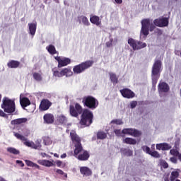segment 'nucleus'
Instances as JSON below:
<instances>
[{
    "mask_svg": "<svg viewBox=\"0 0 181 181\" xmlns=\"http://www.w3.org/2000/svg\"><path fill=\"white\" fill-rule=\"evenodd\" d=\"M71 139L75 145V149L74 151V156L78 159V160H88L90 158V153L87 151L83 150L81 146V140L80 137L76 134V131L72 130L70 132Z\"/></svg>",
    "mask_w": 181,
    "mask_h": 181,
    "instance_id": "nucleus-1",
    "label": "nucleus"
},
{
    "mask_svg": "<svg viewBox=\"0 0 181 181\" xmlns=\"http://www.w3.org/2000/svg\"><path fill=\"white\" fill-rule=\"evenodd\" d=\"M160 71H162V57L156 58L152 68V81L154 88L156 86V83H158L160 76Z\"/></svg>",
    "mask_w": 181,
    "mask_h": 181,
    "instance_id": "nucleus-2",
    "label": "nucleus"
},
{
    "mask_svg": "<svg viewBox=\"0 0 181 181\" xmlns=\"http://www.w3.org/2000/svg\"><path fill=\"white\" fill-rule=\"evenodd\" d=\"M1 108L4 110V112H7L8 114H12V112H15V110H16L15 99L4 98L1 104Z\"/></svg>",
    "mask_w": 181,
    "mask_h": 181,
    "instance_id": "nucleus-3",
    "label": "nucleus"
},
{
    "mask_svg": "<svg viewBox=\"0 0 181 181\" xmlns=\"http://www.w3.org/2000/svg\"><path fill=\"white\" fill-rule=\"evenodd\" d=\"M150 32L155 30V26L152 25V22L149 19H144L141 21V29L140 31V38L142 39V36H148Z\"/></svg>",
    "mask_w": 181,
    "mask_h": 181,
    "instance_id": "nucleus-4",
    "label": "nucleus"
},
{
    "mask_svg": "<svg viewBox=\"0 0 181 181\" xmlns=\"http://www.w3.org/2000/svg\"><path fill=\"white\" fill-rule=\"evenodd\" d=\"M93 118H94L93 112L87 109L84 110L80 121L81 125H83V127H90V124H93Z\"/></svg>",
    "mask_w": 181,
    "mask_h": 181,
    "instance_id": "nucleus-5",
    "label": "nucleus"
},
{
    "mask_svg": "<svg viewBox=\"0 0 181 181\" xmlns=\"http://www.w3.org/2000/svg\"><path fill=\"white\" fill-rule=\"evenodd\" d=\"M94 64L93 61H86L85 62H83L78 65H76L74 66L73 71L74 74H81V73H83V71H86L87 69H90L91 66Z\"/></svg>",
    "mask_w": 181,
    "mask_h": 181,
    "instance_id": "nucleus-6",
    "label": "nucleus"
},
{
    "mask_svg": "<svg viewBox=\"0 0 181 181\" xmlns=\"http://www.w3.org/2000/svg\"><path fill=\"white\" fill-rule=\"evenodd\" d=\"M52 73L54 77H57L58 78L62 77H71L73 76V72L70 68H64L59 71L57 68H53Z\"/></svg>",
    "mask_w": 181,
    "mask_h": 181,
    "instance_id": "nucleus-7",
    "label": "nucleus"
},
{
    "mask_svg": "<svg viewBox=\"0 0 181 181\" xmlns=\"http://www.w3.org/2000/svg\"><path fill=\"white\" fill-rule=\"evenodd\" d=\"M83 103L86 107L90 110H95L98 107V100L93 96H87L83 98Z\"/></svg>",
    "mask_w": 181,
    "mask_h": 181,
    "instance_id": "nucleus-8",
    "label": "nucleus"
},
{
    "mask_svg": "<svg viewBox=\"0 0 181 181\" xmlns=\"http://www.w3.org/2000/svg\"><path fill=\"white\" fill-rule=\"evenodd\" d=\"M128 45H129L130 47H132L133 50H141V49L146 47V43L133 38L128 39Z\"/></svg>",
    "mask_w": 181,
    "mask_h": 181,
    "instance_id": "nucleus-9",
    "label": "nucleus"
},
{
    "mask_svg": "<svg viewBox=\"0 0 181 181\" xmlns=\"http://www.w3.org/2000/svg\"><path fill=\"white\" fill-rule=\"evenodd\" d=\"M55 60L58 62V68L65 67V66H69L70 63H71V59L70 58L64 57H55Z\"/></svg>",
    "mask_w": 181,
    "mask_h": 181,
    "instance_id": "nucleus-10",
    "label": "nucleus"
},
{
    "mask_svg": "<svg viewBox=\"0 0 181 181\" xmlns=\"http://www.w3.org/2000/svg\"><path fill=\"white\" fill-rule=\"evenodd\" d=\"M81 112H83V107L80 104L76 103L75 107L73 105H70V114L72 117H78Z\"/></svg>",
    "mask_w": 181,
    "mask_h": 181,
    "instance_id": "nucleus-11",
    "label": "nucleus"
},
{
    "mask_svg": "<svg viewBox=\"0 0 181 181\" xmlns=\"http://www.w3.org/2000/svg\"><path fill=\"white\" fill-rule=\"evenodd\" d=\"M158 93L160 94V97H162L168 93L170 88H169V85L165 82L160 81L158 86Z\"/></svg>",
    "mask_w": 181,
    "mask_h": 181,
    "instance_id": "nucleus-12",
    "label": "nucleus"
},
{
    "mask_svg": "<svg viewBox=\"0 0 181 181\" xmlns=\"http://www.w3.org/2000/svg\"><path fill=\"white\" fill-rule=\"evenodd\" d=\"M122 134H124V135H131V136L135 137L141 136V132L132 128L124 129L122 130Z\"/></svg>",
    "mask_w": 181,
    "mask_h": 181,
    "instance_id": "nucleus-13",
    "label": "nucleus"
},
{
    "mask_svg": "<svg viewBox=\"0 0 181 181\" xmlns=\"http://www.w3.org/2000/svg\"><path fill=\"white\" fill-rule=\"evenodd\" d=\"M153 23L156 25V26L164 28L165 26H168L169 25V20L167 18L162 17L154 20Z\"/></svg>",
    "mask_w": 181,
    "mask_h": 181,
    "instance_id": "nucleus-14",
    "label": "nucleus"
},
{
    "mask_svg": "<svg viewBox=\"0 0 181 181\" xmlns=\"http://www.w3.org/2000/svg\"><path fill=\"white\" fill-rule=\"evenodd\" d=\"M14 136H16V138H17V139H20V141H24L23 144L25 145V146H28V148L32 147L33 141L28 140V139H26L25 136L19 133H14Z\"/></svg>",
    "mask_w": 181,
    "mask_h": 181,
    "instance_id": "nucleus-15",
    "label": "nucleus"
},
{
    "mask_svg": "<svg viewBox=\"0 0 181 181\" xmlns=\"http://www.w3.org/2000/svg\"><path fill=\"white\" fill-rule=\"evenodd\" d=\"M120 93L124 98H134L135 97V93L128 88L120 90Z\"/></svg>",
    "mask_w": 181,
    "mask_h": 181,
    "instance_id": "nucleus-16",
    "label": "nucleus"
},
{
    "mask_svg": "<svg viewBox=\"0 0 181 181\" xmlns=\"http://www.w3.org/2000/svg\"><path fill=\"white\" fill-rule=\"evenodd\" d=\"M81 175L83 176V177H88V176H91L93 175V171L88 167L83 166L80 167Z\"/></svg>",
    "mask_w": 181,
    "mask_h": 181,
    "instance_id": "nucleus-17",
    "label": "nucleus"
},
{
    "mask_svg": "<svg viewBox=\"0 0 181 181\" xmlns=\"http://www.w3.org/2000/svg\"><path fill=\"white\" fill-rule=\"evenodd\" d=\"M37 163L45 168H52V166H54V160H37Z\"/></svg>",
    "mask_w": 181,
    "mask_h": 181,
    "instance_id": "nucleus-18",
    "label": "nucleus"
},
{
    "mask_svg": "<svg viewBox=\"0 0 181 181\" xmlns=\"http://www.w3.org/2000/svg\"><path fill=\"white\" fill-rule=\"evenodd\" d=\"M50 105H52L50 101L48 100H42L40 105V110H41V111H46L50 108Z\"/></svg>",
    "mask_w": 181,
    "mask_h": 181,
    "instance_id": "nucleus-19",
    "label": "nucleus"
},
{
    "mask_svg": "<svg viewBox=\"0 0 181 181\" xmlns=\"http://www.w3.org/2000/svg\"><path fill=\"white\" fill-rule=\"evenodd\" d=\"M172 148V146L167 143H160L156 144V149L158 151H169V149Z\"/></svg>",
    "mask_w": 181,
    "mask_h": 181,
    "instance_id": "nucleus-20",
    "label": "nucleus"
},
{
    "mask_svg": "<svg viewBox=\"0 0 181 181\" xmlns=\"http://www.w3.org/2000/svg\"><path fill=\"white\" fill-rule=\"evenodd\" d=\"M37 26V23H30L28 25V32L30 35H31L32 37H33L36 33Z\"/></svg>",
    "mask_w": 181,
    "mask_h": 181,
    "instance_id": "nucleus-21",
    "label": "nucleus"
},
{
    "mask_svg": "<svg viewBox=\"0 0 181 181\" xmlns=\"http://www.w3.org/2000/svg\"><path fill=\"white\" fill-rule=\"evenodd\" d=\"M20 104L23 108L30 105V100L28 98H22V95H20Z\"/></svg>",
    "mask_w": 181,
    "mask_h": 181,
    "instance_id": "nucleus-22",
    "label": "nucleus"
},
{
    "mask_svg": "<svg viewBox=\"0 0 181 181\" xmlns=\"http://www.w3.org/2000/svg\"><path fill=\"white\" fill-rule=\"evenodd\" d=\"M90 21L96 26H101V19L97 16H90Z\"/></svg>",
    "mask_w": 181,
    "mask_h": 181,
    "instance_id": "nucleus-23",
    "label": "nucleus"
},
{
    "mask_svg": "<svg viewBox=\"0 0 181 181\" xmlns=\"http://www.w3.org/2000/svg\"><path fill=\"white\" fill-rule=\"evenodd\" d=\"M78 21L79 23H83L84 26H90V21H88V18L84 16L78 17Z\"/></svg>",
    "mask_w": 181,
    "mask_h": 181,
    "instance_id": "nucleus-24",
    "label": "nucleus"
},
{
    "mask_svg": "<svg viewBox=\"0 0 181 181\" xmlns=\"http://www.w3.org/2000/svg\"><path fill=\"white\" fill-rule=\"evenodd\" d=\"M21 63L16 60H11L8 62L7 66L9 69H18Z\"/></svg>",
    "mask_w": 181,
    "mask_h": 181,
    "instance_id": "nucleus-25",
    "label": "nucleus"
},
{
    "mask_svg": "<svg viewBox=\"0 0 181 181\" xmlns=\"http://www.w3.org/2000/svg\"><path fill=\"white\" fill-rule=\"evenodd\" d=\"M44 121L46 124H52L54 121V117L52 114H47L44 115Z\"/></svg>",
    "mask_w": 181,
    "mask_h": 181,
    "instance_id": "nucleus-26",
    "label": "nucleus"
},
{
    "mask_svg": "<svg viewBox=\"0 0 181 181\" xmlns=\"http://www.w3.org/2000/svg\"><path fill=\"white\" fill-rule=\"evenodd\" d=\"M43 144L45 146H50V145H53V140L49 136H44L42 138Z\"/></svg>",
    "mask_w": 181,
    "mask_h": 181,
    "instance_id": "nucleus-27",
    "label": "nucleus"
},
{
    "mask_svg": "<svg viewBox=\"0 0 181 181\" xmlns=\"http://www.w3.org/2000/svg\"><path fill=\"white\" fill-rule=\"evenodd\" d=\"M25 165H27V166H29L30 168H35V169H40V166L29 160H25Z\"/></svg>",
    "mask_w": 181,
    "mask_h": 181,
    "instance_id": "nucleus-28",
    "label": "nucleus"
},
{
    "mask_svg": "<svg viewBox=\"0 0 181 181\" xmlns=\"http://www.w3.org/2000/svg\"><path fill=\"white\" fill-rule=\"evenodd\" d=\"M26 121H28V119H26V118L16 119L11 121V124L12 125H18L19 124H23V122H26Z\"/></svg>",
    "mask_w": 181,
    "mask_h": 181,
    "instance_id": "nucleus-29",
    "label": "nucleus"
},
{
    "mask_svg": "<svg viewBox=\"0 0 181 181\" xmlns=\"http://www.w3.org/2000/svg\"><path fill=\"white\" fill-rule=\"evenodd\" d=\"M120 152L124 156H132V151L129 148H121Z\"/></svg>",
    "mask_w": 181,
    "mask_h": 181,
    "instance_id": "nucleus-30",
    "label": "nucleus"
},
{
    "mask_svg": "<svg viewBox=\"0 0 181 181\" xmlns=\"http://www.w3.org/2000/svg\"><path fill=\"white\" fill-rule=\"evenodd\" d=\"M33 77L35 81H42V72H34L33 74Z\"/></svg>",
    "mask_w": 181,
    "mask_h": 181,
    "instance_id": "nucleus-31",
    "label": "nucleus"
},
{
    "mask_svg": "<svg viewBox=\"0 0 181 181\" xmlns=\"http://www.w3.org/2000/svg\"><path fill=\"white\" fill-rule=\"evenodd\" d=\"M124 144H128L129 145H136V140L135 139L127 137L124 140Z\"/></svg>",
    "mask_w": 181,
    "mask_h": 181,
    "instance_id": "nucleus-32",
    "label": "nucleus"
},
{
    "mask_svg": "<svg viewBox=\"0 0 181 181\" xmlns=\"http://www.w3.org/2000/svg\"><path fill=\"white\" fill-rule=\"evenodd\" d=\"M57 121L60 124H66L67 122V118L64 115H59L57 116Z\"/></svg>",
    "mask_w": 181,
    "mask_h": 181,
    "instance_id": "nucleus-33",
    "label": "nucleus"
},
{
    "mask_svg": "<svg viewBox=\"0 0 181 181\" xmlns=\"http://www.w3.org/2000/svg\"><path fill=\"white\" fill-rule=\"evenodd\" d=\"M109 75L112 83H113V84H117V83H118V77H117V75L114 73H110Z\"/></svg>",
    "mask_w": 181,
    "mask_h": 181,
    "instance_id": "nucleus-34",
    "label": "nucleus"
},
{
    "mask_svg": "<svg viewBox=\"0 0 181 181\" xmlns=\"http://www.w3.org/2000/svg\"><path fill=\"white\" fill-rule=\"evenodd\" d=\"M46 49L50 54H56V53H57V51H56V48L52 45L47 47Z\"/></svg>",
    "mask_w": 181,
    "mask_h": 181,
    "instance_id": "nucleus-35",
    "label": "nucleus"
},
{
    "mask_svg": "<svg viewBox=\"0 0 181 181\" xmlns=\"http://www.w3.org/2000/svg\"><path fill=\"white\" fill-rule=\"evenodd\" d=\"M177 177H179V171L175 170L171 173L170 181H174L175 180L177 179Z\"/></svg>",
    "mask_w": 181,
    "mask_h": 181,
    "instance_id": "nucleus-36",
    "label": "nucleus"
},
{
    "mask_svg": "<svg viewBox=\"0 0 181 181\" xmlns=\"http://www.w3.org/2000/svg\"><path fill=\"white\" fill-rule=\"evenodd\" d=\"M7 151L10 153H13V155H19L20 151L19 150L15 148H12V147H9L7 148Z\"/></svg>",
    "mask_w": 181,
    "mask_h": 181,
    "instance_id": "nucleus-37",
    "label": "nucleus"
},
{
    "mask_svg": "<svg viewBox=\"0 0 181 181\" xmlns=\"http://www.w3.org/2000/svg\"><path fill=\"white\" fill-rule=\"evenodd\" d=\"M98 139H105L107 138V134L104 132H99L97 134Z\"/></svg>",
    "mask_w": 181,
    "mask_h": 181,
    "instance_id": "nucleus-38",
    "label": "nucleus"
},
{
    "mask_svg": "<svg viewBox=\"0 0 181 181\" xmlns=\"http://www.w3.org/2000/svg\"><path fill=\"white\" fill-rule=\"evenodd\" d=\"M149 155H151V156H152L153 158H160V154H159V153L156 151L150 152Z\"/></svg>",
    "mask_w": 181,
    "mask_h": 181,
    "instance_id": "nucleus-39",
    "label": "nucleus"
},
{
    "mask_svg": "<svg viewBox=\"0 0 181 181\" xmlns=\"http://www.w3.org/2000/svg\"><path fill=\"white\" fill-rule=\"evenodd\" d=\"M110 40L106 42V46L107 47H112V42H114V39H112V37L110 35L109 37Z\"/></svg>",
    "mask_w": 181,
    "mask_h": 181,
    "instance_id": "nucleus-40",
    "label": "nucleus"
},
{
    "mask_svg": "<svg viewBox=\"0 0 181 181\" xmlns=\"http://www.w3.org/2000/svg\"><path fill=\"white\" fill-rule=\"evenodd\" d=\"M22 134H23V135H25V136H29V135H30V130H29L28 129H26V128H23L22 129Z\"/></svg>",
    "mask_w": 181,
    "mask_h": 181,
    "instance_id": "nucleus-41",
    "label": "nucleus"
},
{
    "mask_svg": "<svg viewBox=\"0 0 181 181\" xmlns=\"http://www.w3.org/2000/svg\"><path fill=\"white\" fill-rule=\"evenodd\" d=\"M170 155H173V156H177L180 153L179 151H177V149L173 148L170 151Z\"/></svg>",
    "mask_w": 181,
    "mask_h": 181,
    "instance_id": "nucleus-42",
    "label": "nucleus"
},
{
    "mask_svg": "<svg viewBox=\"0 0 181 181\" xmlns=\"http://www.w3.org/2000/svg\"><path fill=\"white\" fill-rule=\"evenodd\" d=\"M160 165L162 168H164V169H166L168 168L169 165L168 164V163H166V161L161 160L160 161Z\"/></svg>",
    "mask_w": 181,
    "mask_h": 181,
    "instance_id": "nucleus-43",
    "label": "nucleus"
},
{
    "mask_svg": "<svg viewBox=\"0 0 181 181\" xmlns=\"http://www.w3.org/2000/svg\"><path fill=\"white\" fill-rule=\"evenodd\" d=\"M111 123L116 124V125H122L124 124L122 119H114L111 122Z\"/></svg>",
    "mask_w": 181,
    "mask_h": 181,
    "instance_id": "nucleus-44",
    "label": "nucleus"
},
{
    "mask_svg": "<svg viewBox=\"0 0 181 181\" xmlns=\"http://www.w3.org/2000/svg\"><path fill=\"white\" fill-rule=\"evenodd\" d=\"M57 173H58V175H64V177H66V179H67V173H64L63 170H60V169H57L56 170Z\"/></svg>",
    "mask_w": 181,
    "mask_h": 181,
    "instance_id": "nucleus-45",
    "label": "nucleus"
},
{
    "mask_svg": "<svg viewBox=\"0 0 181 181\" xmlns=\"http://www.w3.org/2000/svg\"><path fill=\"white\" fill-rule=\"evenodd\" d=\"M115 134L117 136H124V133H122V131L121 132V129H115Z\"/></svg>",
    "mask_w": 181,
    "mask_h": 181,
    "instance_id": "nucleus-46",
    "label": "nucleus"
},
{
    "mask_svg": "<svg viewBox=\"0 0 181 181\" xmlns=\"http://www.w3.org/2000/svg\"><path fill=\"white\" fill-rule=\"evenodd\" d=\"M142 149H143V151H144V152H146V153H148V155H150L151 152L152 151H151V148H150L149 147L146 146H144L142 147Z\"/></svg>",
    "mask_w": 181,
    "mask_h": 181,
    "instance_id": "nucleus-47",
    "label": "nucleus"
},
{
    "mask_svg": "<svg viewBox=\"0 0 181 181\" xmlns=\"http://www.w3.org/2000/svg\"><path fill=\"white\" fill-rule=\"evenodd\" d=\"M35 145L37 149H40L42 148V140L37 139L35 141Z\"/></svg>",
    "mask_w": 181,
    "mask_h": 181,
    "instance_id": "nucleus-48",
    "label": "nucleus"
},
{
    "mask_svg": "<svg viewBox=\"0 0 181 181\" xmlns=\"http://www.w3.org/2000/svg\"><path fill=\"white\" fill-rule=\"evenodd\" d=\"M136 105H138V102H136V101H132L130 103L131 108H135V107H136Z\"/></svg>",
    "mask_w": 181,
    "mask_h": 181,
    "instance_id": "nucleus-49",
    "label": "nucleus"
},
{
    "mask_svg": "<svg viewBox=\"0 0 181 181\" xmlns=\"http://www.w3.org/2000/svg\"><path fill=\"white\" fill-rule=\"evenodd\" d=\"M0 117H3L4 118H6V117H8V115L6 114L4 111L1 110H0Z\"/></svg>",
    "mask_w": 181,
    "mask_h": 181,
    "instance_id": "nucleus-50",
    "label": "nucleus"
},
{
    "mask_svg": "<svg viewBox=\"0 0 181 181\" xmlns=\"http://www.w3.org/2000/svg\"><path fill=\"white\" fill-rule=\"evenodd\" d=\"M170 162L173 163H177V158L176 157H171L170 158Z\"/></svg>",
    "mask_w": 181,
    "mask_h": 181,
    "instance_id": "nucleus-51",
    "label": "nucleus"
},
{
    "mask_svg": "<svg viewBox=\"0 0 181 181\" xmlns=\"http://www.w3.org/2000/svg\"><path fill=\"white\" fill-rule=\"evenodd\" d=\"M16 163L18 164V165H20V166H21V168H23V166H25V163H23V162L22 160H17L16 161Z\"/></svg>",
    "mask_w": 181,
    "mask_h": 181,
    "instance_id": "nucleus-52",
    "label": "nucleus"
},
{
    "mask_svg": "<svg viewBox=\"0 0 181 181\" xmlns=\"http://www.w3.org/2000/svg\"><path fill=\"white\" fill-rule=\"evenodd\" d=\"M31 148L33 149H38L37 148V146H36V144L35 142L33 141L32 144H31Z\"/></svg>",
    "mask_w": 181,
    "mask_h": 181,
    "instance_id": "nucleus-53",
    "label": "nucleus"
},
{
    "mask_svg": "<svg viewBox=\"0 0 181 181\" xmlns=\"http://www.w3.org/2000/svg\"><path fill=\"white\" fill-rule=\"evenodd\" d=\"M55 163H56L57 166H58V168H60V166H62V162L61 160H57L55 162Z\"/></svg>",
    "mask_w": 181,
    "mask_h": 181,
    "instance_id": "nucleus-54",
    "label": "nucleus"
},
{
    "mask_svg": "<svg viewBox=\"0 0 181 181\" xmlns=\"http://www.w3.org/2000/svg\"><path fill=\"white\" fill-rule=\"evenodd\" d=\"M40 155L42 158H46V156H47V154H46V153H40Z\"/></svg>",
    "mask_w": 181,
    "mask_h": 181,
    "instance_id": "nucleus-55",
    "label": "nucleus"
},
{
    "mask_svg": "<svg viewBox=\"0 0 181 181\" xmlns=\"http://www.w3.org/2000/svg\"><path fill=\"white\" fill-rule=\"evenodd\" d=\"M115 1L116 2V4H122V0H115Z\"/></svg>",
    "mask_w": 181,
    "mask_h": 181,
    "instance_id": "nucleus-56",
    "label": "nucleus"
},
{
    "mask_svg": "<svg viewBox=\"0 0 181 181\" xmlns=\"http://www.w3.org/2000/svg\"><path fill=\"white\" fill-rule=\"evenodd\" d=\"M66 157H67V154L66 153H64L61 156L62 159H64V158H66Z\"/></svg>",
    "mask_w": 181,
    "mask_h": 181,
    "instance_id": "nucleus-57",
    "label": "nucleus"
},
{
    "mask_svg": "<svg viewBox=\"0 0 181 181\" xmlns=\"http://www.w3.org/2000/svg\"><path fill=\"white\" fill-rule=\"evenodd\" d=\"M177 156L179 160L181 161V153H180Z\"/></svg>",
    "mask_w": 181,
    "mask_h": 181,
    "instance_id": "nucleus-58",
    "label": "nucleus"
},
{
    "mask_svg": "<svg viewBox=\"0 0 181 181\" xmlns=\"http://www.w3.org/2000/svg\"><path fill=\"white\" fill-rule=\"evenodd\" d=\"M54 156L55 158H59V154L54 153Z\"/></svg>",
    "mask_w": 181,
    "mask_h": 181,
    "instance_id": "nucleus-59",
    "label": "nucleus"
},
{
    "mask_svg": "<svg viewBox=\"0 0 181 181\" xmlns=\"http://www.w3.org/2000/svg\"><path fill=\"white\" fill-rule=\"evenodd\" d=\"M164 180H165V181H169V178L165 177V178H164Z\"/></svg>",
    "mask_w": 181,
    "mask_h": 181,
    "instance_id": "nucleus-60",
    "label": "nucleus"
},
{
    "mask_svg": "<svg viewBox=\"0 0 181 181\" xmlns=\"http://www.w3.org/2000/svg\"><path fill=\"white\" fill-rule=\"evenodd\" d=\"M48 0H44L45 4H47Z\"/></svg>",
    "mask_w": 181,
    "mask_h": 181,
    "instance_id": "nucleus-61",
    "label": "nucleus"
},
{
    "mask_svg": "<svg viewBox=\"0 0 181 181\" xmlns=\"http://www.w3.org/2000/svg\"><path fill=\"white\" fill-rule=\"evenodd\" d=\"M1 98H2V95L0 94V102Z\"/></svg>",
    "mask_w": 181,
    "mask_h": 181,
    "instance_id": "nucleus-62",
    "label": "nucleus"
},
{
    "mask_svg": "<svg viewBox=\"0 0 181 181\" xmlns=\"http://www.w3.org/2000/svg\"><path fill=\"white\" fill-rule=\"evenodd\" d=\"M1 134H2V132H1V129H0V135H1Z\"/></svg>",
    "mask_w": 181,
    "mask_h": 181,
    "instance_id": "nucleus-63",
    "label": "nucleus"
}]
</instances>
